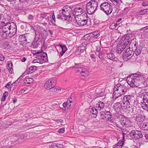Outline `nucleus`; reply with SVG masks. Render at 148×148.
<instances>
[{
    "instance_id": "1",
    "label": "nucleus",
    "mask_w": 148,
    "mask_h": 148,
    "mask_svg": "<svg viewBox=\"0 0 148 148\" xmlns=\"http://www.w3.org/2000/svg\"><path fill=\"white\" fill-rule=\"evenodd\" d=\"M0 35L5 38H10L14 36L17 31L16 26L14 23H7L1 29Z\"/></svg>"
},
{
    "instance_id": "2",
    "label": "nucleus",
    "mask_w": 148,
    "mask_h": 148,
    "mask_svg": "<svg viewBox=\"0 0 148 148\" xmlns=\"http://www.w3.org/2000/svg\"><path fill=\"white\" fill-rule=\"evenodd\" d=\"M114 91L112 95L113 100H116L119 98V101H121V98L120 97L122 95L126 93L127 88L124 84H118L114 88Z\"/></svg>"
},
{
    "instance_id": "3",
    "label": "nucleus",
    "mask_w": 148,
    "mask_h": 148,
    "mask_svg": "<svg viewBox=\"0 0 148 148\" xmlns=\"http://www.w3.org/2000/svg\"><path fill=\"white\" fill-rule=\"evenodd\" d=\"M134 101V96L130 95L125 96L122 100L123 105H127L126 108L130 112L131 111V112L136 114L137 113V112L139 110L138 109H137L136 108H133L132 106H131L130 107L129 106L130 105L132 104Z\"/></svg>"
},
{
    "instance_id": "4",
    "label": "nucleus",
    "mask_w": 148,
    "mask_h": 148,
    "mask_svg": "<svg viewBox=\"0 0 148 148\" xmlns=\"http://www.w3.org/2000/svg\"><path fill=\"white\" fill-rule=\"evenodd\" d=\"M42 51V50L41 49L40 51H39L34 54V55L36 56L37 59L34 60L33 61V63H38L42 64L48 61L47 53L45 52H43Z\"/></svg>"
},
{
    "instance_id": "5",
    "label": "nucleus",
    "mask_w": 148,
    "mask_h": 148,
    "mask_svg": "<svg viewBox=\"0 0 148 148\" xmlns=\"http://www.w3.org/2000/svg\"><path fill=\"white\" fill-rule=\"evenodd\" d=\"M98 3L95 0H91L86 5V9L87 13L89 14H93L97 10Z\"/></svg>"
},
{
    "instance_id": "6",
    "label": "nucleus",
    "mask_w": 148,
    "mask_h": 148,
    "mask_svg": "<svg viewBox=\"0 0 148 148\" xmlns=\"http://www.w3.org/2000/svg\"><path fill=\"white\" fill-rule=\"evenodd\" d=\"M71 17V16L67 9H63L60 11L59 14L57 16V18L62 21H68Z\"/></svg>"
},
{
    "instance_id": "7",
    "label": "nucleus",
    "mask_w": 148,
    "mask_h": 148,
    "mask_svg": "<svg viewBox=\"0 0 148 148\" xmlns=\"http://www.w3.org/2000/svg\"><path fill=\"white\" fill-rule=\"evenodd\" d=\"M100 9L107 15L111 13L112 11V7L107 2L101 3L100 5Z\"/></svg>"
},
{
    "instance_id": "8",
    "label": "nucleus",
    "mask_w": 148,
    "mask_h": 148,
    "mask_svg": "<svg viewBox=\"0 0 148 148\" xmlns=\"http://www.w3.org/2000/svg\"><path fill=\"white\" fill-rule=\"evenodd\" d=\"M134 53L132 49L130 47L126 49L123 53V58L125 61H127L130 59L134 55Z\"/></svg>"
},
{
    "instance_id": "9",
    "label": "nucleus",
    "mask_w": 148,
    "mask_h": 148,
    "mask_svg": "<svg viewBox=\"0 0 148 148\" xmlns=\"http://www.w3.org/2000/svg\"><path fill=\"white\" fill-rule=\"evenodd\" d=\"M100 35V34L98 31L93 32L86 35L85 37L88 38L90 42H93L96 41V39L98 38Z\"/></svg>"
},
{
    "instance_id": "10",
    "label": "nucleus",
    "mask_w": 148,
    "mask_h": 148,
    "mask_svg": "<svg viewBox=\"0 0 148 148\" xmlns=\"http://www.w3.org/2000/svg\"><path fill=\"white\" fill-rule=\"evenodd\" d=\"M129 135L132 138L135 139L142 138L143 136L141 131L136 130H132L129 133Z\"/></svg>"
},
{
    "instance_id": "11",
    "label": "nucleus",
    "mask_w": 148,
    "mask_h": 148,
    "mask_svg": "<svg viewBox=\"0 0 148 148\" xmlns=\"http://www.w3.org/2000/svg\"><path fill=\"white\" fill-rule=\"evenodd\" d=\"M127 84L131 87L132 88L138 87L139 88H140L138 84L136 81L135 79L132 75L128 76L127 77Z\"/></svg>"
},
{
    "instance_id": "12",
    "label": "nucleus",
    "mask_w": 148,
    "mask_h": 148,
    "mask_svg": "<svg viewBox=\"0 0 148 148\" xmlns=\"http://www.w3.org/2000/svg\"><path fill=\"white\" fill-rule=\"evenodd\" d=\"M131 37V34H127L123 36L122 37L121 41L122 45H127L129 44Z\"/></svg>"
},
{
    "instance_id": "13",
    "label": "nucleus",
    "mask_w": 148,
    "mask_h": 148,
    "mask_svg": "<svg viewBox=\"0 0 148 148\" xmlns=\"http://www.w3.org/2000/svg\"><path fill=\"white\" fill-rule=\"evenodd\" d=\"M132 75L135 79L136 81V82L139 86L140 83L141 82L143 81L145 78V77L140 73H135Z\"/></svg>"
},
{
    "instance_id": "14",
    "label": "nucleus",
    "mask_w": 148,
    "mask_h": 148,
    "mask_svg": "<svg viewBox=\"0 0 148 148\" xmlns=\"http://www.w3.org/2000/svg\"><path fill=\"white\" fill-rule=\"evenodd\" d=\"M62 106L64 108V110H66V109L68 110L71 109L73 106L72 99L70 98L68 99L66 101L64 102L63 103Z\"/></svg>"
},
{
    "instance_id": "15",
    "label": "nucleus",
    "mask_w": 148,
    "mask_h": 148,
    "mask_svg": "<svg viewBox=\"0 0 148 148\" xmlns=\"http://www.w3.org/2000/svg\"><path fill=\"white\" fill-rule=\"evenodd\" d=\"M142 48V45H140L138 46V45L136 46H132L131 49H132L136 56H138L141 53Z\"/></svg>"
},
{
    "instance_id": "16",
    "label": "nucleus",
    "mask_w": 148,
    "mask_h": 148,
    "mask_svg": "<svg viewBox=\"0 0 148 148\" xmlns=\"http://www.w3.org/2000/svg\"><path fill=\"white\" fill-rule=\"evenodd\" d=\"M55 81V78H51L49 79L45 83L44 85L45 88L48 89L52 88Z\"/></svg>"
},
{
    "instance_id": "17",
    "label": "nucleus",
    "mask_w": 148,
    "mask_h": 148,
    "mask_svg": "<svg viewBox=\"0 0 148 148\" xmlns=\"http://www.w3.org/2000/svg\"><path fill=\"white\" fill-rule=\"evenodd\" d=\"M137 90L140 93L139 95L141 96L142 97H144L145 99H147L148 103V92H146L145 89L141 88L137 89Z\"/></svg>"
},
{
    "instance_id": "18",
    "label": "nucleus",
    "mask_w": 148,
    "mask_h": 148,
    "mask_svg": "<svg viewBox=\"0 0 148 148\" xmlns=\"http://www.w3.org/2000/svg\"><path fill=\"white\" fill-rule=\"evenodd\" d=\"M75 70L77 71L80 72L83 76H86L89 74L88 71L85 68L80 67H76Z\"/></svg>"
},
{
    "instance_id": "19",
    "label": "nucleus",
    "mask_w": 148,
    "mask_h": 148,
    "mask_svg": "<svg viewBox=\"0 0 148 148\" xmlns=\"http://www.w3.org/2000/svg\"><path fill=\"white\" fill-rule=\"evenodd\" d=\"M87 17L86 19L80 18L79 19H76V22L79 26H83L86 25L88 23Z\"/></svg>"
},
{
    "instance_id": "20",
    "label": "nucleus",
    "mask_w": 148,
    "mask_h": 148,
    "mask_svg": "<svg viewBox=\"0 0 148 148\" xmlns=\"http://www.w3.org/2000/svg\"><path fill=\"white\" fill-rule=\"evenodd\" d=\"M132 37L130 38L129 45L132 46H135L138 45V42L136 41V39L135 38L134 34H131Z\"/></svg>"
},
{
    "instance_id": "21",
    "label": "nucleus",
    "mask_w": 148,
    "mask_h": 148,
    "mask_svg": "<svg viewBox=\"0 0 148 148\" xmlns=\"http://www.w3.org/2000/svg\"><path fill=\"white\" fill-rule=\"evenodd\" d=\"M145 97H142L141 96L139 95L137 98V100L138 102V103H141V105H144L145 103H147V99H144Z\"/></svg>"
},
{
    "instance_id": "22",
    "label": "nucleus",
    "mask_w": 148,
    "mask_h": 148,
    "mask_svg": "<svg viewBox=\"0 0 148 148\" xmlns=\"http://www.w3.org/2000/svg\"><path fill=\"white\" fill-rule=\"evenodd\" d=\"M37 66H31L29 69H27L24 72L25 74L26 73L27 74L31 73L33 71L37 70Z\"/></svg>"
},
{
    "instance_id": "23",
    "label": "nucleus",
    "mask_w": 148,
    "mask_h": 148,
    "mask_svg": "<svg viewBox=\"0 0 148 148\" xmlns=\"http://www.w3.org/2000/svg\"><path fill=\"white\" fill-rule=\"evenodd\" d=\"M83 13V10L81 8H77L74 9L73 14L76 16L81 15Z\"/></svg>"
},
{
    "instance_id": "24",
    "label": "nucleus",
    "mask_w": 148,
    "mask_h": 148,
    "mask_svg": "<svg viewBox=\"0 0 148 148\" xmlns=\"http://www.w3.org/2000/svg\"><path fill=\"white\" fill-rule=\"evenodd\" d=\"M105 103L102 101H99L96 104V107L99 110H100L104 108Z\"/></svg>"
},
{
    "instance_id": "25",
    "label": "nucleus",
    "mask_w": 148,
    "mask_h": 148,
    "mask_svg": "<svg viewBox=\"0 0 148 148\" xmlns=\"http://www.w3.org/2000/svg\"><path fill=\"white\" fill-rule=\"evenodd\" d=\"M106 57L109 59L114 61H117L118 59L115 57L114 55L112 53H109L107 54Z\"/></svg>"
},
{
    "instance_id": "26",
    "label": "nucleus",
    "mask_w": 148,
    "mask_h": 148,
    "mask_svg": "<svg viewBox=\"0 0 148 148\" xmlns=\"http://www.w3.org/2000/svg\"><path fill=\"white\" fill-rule=\"evenodd\" d=\"M144 118L143 115L138 114L135 118V121L137 122H142L144 121Z\"/></svg>"
},
{
    "instance_id": "27",
    "label": "nucleus",
    "mask_w": 148,
    "mask_h": 148,
    "mask_svg": "<svg viewBox=\"0 0 148 148\" xmlns=\"http://www.w3.org/2000/svg\"><path fill=\"white\" fill-rule=\"evenodd\" d=\"M119 98L116 99L118 102H116L114 104V107L116 110L118 111L119 110H120V108L121 107V105L119 102L121 101H119Z\"/></svg>"
},
{
    "instance_id": "28",
    "label": "nucleus",
    "mask_w": 148,
    "mask_h": 148,
    "mask_svg": "<svg viewBox=\"0 0 148 148\" xmlns=\"http://www.w3.org/2000/svg\"><path fill=\"white\" fill-rule=\"evenodd\" d=\"M35 36L36 38H35V40L32 43V46L34 48H37L39 45V42L38 41V38H36L37 35L36 34Z\"/></svg>"
},
{
    "instance_id": "29",
    "label": "nucleus",
    "mask_w": 148,
    "mask_h": 148,
    "mask_svg": "<svg viewBox=\"0 0 148 148\" xmlns=\"http://www.w3.org/2000/svg\"><path fill=\"white\" fill-rule=\"evenodd\" d=\"M57 46H60L62 49V52L60 53L61 57L62 56L63 54L67 50V48L65 45H58Z\"/></svg>"
},
{
    "instance_id": "30",
    "label": "nucleus",
    "mask_w": 148,
    "mask_h": 148,
    "mask_svg": "<svg viewBox=\"0 0 148 148\" xmlns=\"http://www.w3.org/2000/svg\"><path fill=\"white\" fill-rule=\"evenodd\" d=\"M8 69L10 73H13V69H12L13 64L11 61H8Z\"/></svg>"
},
{
    "instance_id": "31",
    "label": "nucleus",
    "mask_w": 148,
    "mask_h": 148,
    "mask_svg": "<svg viewBox=\"0 0 148 148\" xmlns=\"http://www.w3.org/2000/svg\"><path fill=\"white\" fill-rule=\"evenodd\" d=\"M97 109L94 107L92 108L90 110V112L94 115L93 117H95L97 116Z\"/></svg>"
},
{
    "instance_id": "32",
    "label": "nucleus",
    "mask_w": 148,
    "mask_h": 148,
    "mask_svg": "<svg viewBox=\"0 0 148 148\" xmlns=\"http://www.w3.org/2000/svg\"><path fill=\"white\" fill-rule=\"evenodd\" d=\"M33 80L32 78L26 77L23 82L24 83L26 84H29L32 83Z\"/></svg>"
},
{
    "instance_id": "33",
    "label": "nucleus",
    "mask_w": 148,
    "mask_h": 148,
    "mask_svg": "<svg viewBox=\"0 0 148 148\" xmlns=\"http://www.w3.org/2000/svg\"><path fill=\"white\" fill-rule=\"evenodd\" d=\"M120 119H121L120 121H119L120 123H121V124L123 125V124L126 121H127V117L123 116L122 115H120L119 116Z\"/></svg>"
},
{
    "instance_id": "34",
    "label": "nucleus",
    "mask_w": 148,
    "mask_h": 148,
    "mask_svg": "<svg viewBox=\"0 0 148 148\" xmlns=\"http://www.w3.org/2000/svg\"><path fill=\"white\" fill-rule=\"evenodd\" d=\"M3 17V18L5 19V20L9 21V20H10V16L7 14H6L3 16V14L0 12V20L1 18Z\"/></svg>"
},
{
    "instance_id": "35",
    "label": "nucleus",
    "mask_w": 148,
    "mask_h": 148,
    "mask_svg": "<svg viewBox=\"0 0 148 148\" xmlns=\"http://www.w3.org/2000/svg\"><path fill=\"white\" fill-rule=\"evenodd\" d=\"M51 146L54 148H62L64 147L63 145L58 143H53L52 145Z\"/></svg>"
},
{
    "instance_id": "36",
    "label": "nucleus",
    "mask_w": 148,
    "mask_h": 148,
    "mask_svg": "<svg viewBox=\"0 0 148 148\" xmlns=\"http://www.w3.org/2000/svg\"><path fill=\"white\" fill-rule=\"evenodd\" d=\"M115 125L116 128L119 131H123L124 130L123 128V125L121 124V123H120V122L119 124L116 123Z\"/></svg>"
},
{
    "instance_id": "37",
    "label": "nucleus",
    "mask_w": 148,
    "mask_h": 148,
    "mask_svg": "<svg viewBox=\"0 0 148 148\" xmlns=\"http://www.w3.org/2000/svg\"><path fill=\"white\" fill-rule=\"evenodd\" d=\"M124 134H126L123 133V139L122 140H121L119 141V142L117 143L116 144L118 146H119L120 147H121V148H122L124 143Z\"/></svg>"
},
{
    "instance_id": "38",
    "label": "nucleus",
    "mask_w": 148,
    "mask_h": 148,
    "mask_svg": "<svg viewBox=\"0 0 148 148\" xmlns=\"http://www.w3.org/2000/svg\"><path fill=\"white\" fill-rule=\"evenodd\" d=\"M142 128L143 130H148V122L143 123L142 125Z\"/></svg>"
},
{
    "instance_id": "39",
    "label": "nucleus",
    "mask_w": 148,
    "mask_h": 148,
    "mask_svg": "<svg viewBox=\"0 0 148 148\" xmlns=\"http://www.w3.org/2000/svg\"><path fill=\"white\" fill-rule=\"evenodd\" d=\"M86 48H82L80 47H78L77 50V53H83L84 50H85Z\"/></svg>"
},
{
    "instance_id": "40",
    "label": "nucleus",
    "mask_w": 148,
    "mask_h": 148,
    "mask_svg": "<svg viewBox=\"0 0 148 148\" xmlns=\"http://www.w3.org/2000/svg\"><path fill=\"white\" fill-rule=\"evenodd\" d=\"M118 24L117 23H113L110 25V28L111 29H114L117 26Z\"/></svg>"
},
{
    "instance_id": "41",
    "label": "nucleus",
    "mask_w": 148,
    "mask_h": 148,
    "mask_svg": "<svg viewBox=\"0 0 148 148\" xmlns=\"http://www.w3.org/2000/svg\"><path fill=\"white\" fill-rule=\"evenodd\" d=\"M27 35V34H24L21 35V38L22 40V41L23 42H24V43H27V38H26L25 35Z\"/></svg>"
},
{
    "instance_id": "42",
    "label": "nucleus",
    "mask_w": 148,
    "mask_h": 148,
    "mask_svg": "<svg viewBox=\"0 0 148 148\" xmlns=\"http://www.w3.org/2000/svg\"><path fill=\"white\" fill-rule=\"evenodd\" d=\"M87 45V43L86 42H83L82 44L79 45V47L84 49V48H86L85 47Z\"/></svg>"
},
{
    "instance_id": "43",
    "label": "nucleus",
    "mask_w": 148,
    "mask_h": 148,
    "mask_svg": "<svg viewBox=\"0 0 148 148\" xmlns=\"http://www.w3.org/2000/svg\"><path fill=\"white\" fill-rule=\"evenodd\" d=\"M148 10H142L138 13L139 15H143L146 14L147 11Z\"/></svg>"
},
{
    "instance_id": "44",
    "label": "nucleus",
    "mask_w": 148,
    "mask_h": 148,
    "mask_svg": "<svg viewBox=\"0 0 148 148\" xmlns=\"http://www.w3.org/2000/svg\"><path fill=\"white\" fill-rule=\"evenodd\" d=\"M122 48V46L121 47H119L118 46L116 50V53H121L123 51V49H121Z\"/></svg>"
},
{
    "instance_id": "45",
    "label": "nucleus",
    "mask_w": 148,
    "mask_h": 148,
    "mask_svg": "<svg viewBox=\"0 0 148 148\" xmlns=\"http://www.w3.org/2000/svg\"><path fill=\"white\" fill-rule=\"evenodd\" d=\"M130 123V121L127 118V121H126L123 124V127H125L127 126Z\"/></svg>"
},
{
    "instance_id": "46",
    "label": "nucleus",
    "mask_w": 148,
    "mask_h": 148,
    "mask_svg": "<svg viewBox=\"0 0 148 148\" xmlns=\"http://www.w3.org/2000/svg\"><path fill=\"white\" fill-rule=\"evenodd\" d=\"M49 89L50 90V91L53 92H55L56 91H59L60 90L59 89L56 88L54 87H52V88Z\"/></svg>"
},
{
    "instance_id": "47",
    "label": "nucleus",
    "mask_w": 148,
    "mask_h": 148,
    "mask_svg": "<svg viewBox=\"0 0 148 148\" xmlns=\"http://www.w3.org/2000/svg\"><path fill=\"white\" fill-rule=\"evenodd\" d=\"M48 14L44 12H43L40 14V17L43 18L47 17Z\"/></svg>"
},
{
    "instance_id": "48",
    "label": "nucleus",
    "mask_w": 148,
    "mask_h": 148,
    "mask_svg": "<svg viewBox=\"0 0 148 148\" xmlns=\"http://www.w3.org/2000/svg\"><path fill=\"white\" fill-rule=\"evenodd\" d=\"M141 106L144 109L148 110V103H145L144 105H142Z\"/></svg>"
},
{
    "instance_id": "49",
    "label": "nucleus",
    "mask_w": 148,
    "mask_h": 148,
    "mask_svg": "<svg viewBox=\"0 0 148 148\" xmlns=\"http://www.w3.org/2000/svg\"><path fill=\"white\" fill-rule=\"evenodd\" d=\"M64 132V128H62L58 130V132L60 133H62Z\"/></svg>"
},
{
    "instance_id": "50",
    "label": "nucleus",
    "mask_w": 148,
    "mask_h": 148,
    "mask_svg": "<svg viewBox=\"0 0 148 148\" xmlns=\"http://www.w3.org/2000/svg\"><path fill=\"white\" fill-rule=\"evenodd\" d=\"M98 56L100 59H102L103 58V53L101 51L99 52Z\"/></svg>"
},
{
    "instance_id": "51",
    "label": "nucleus",
    "mask_w": 148,
    "mask_h": 148,
    "mask_svg": "<svg viewBox=\"0 0 148 148\" xmlns=\"http://www.w3.org/2000/svg\"><path fill=\"white\" fill-rule=\"evenodd\" d=\"M5 56L3 55L0 54V61H3L5 59Z\"/></svg>"
},
{
    "instance_id": "52",
    "label": "nucleus",
    "mask_w": 148,
    "mask_h": 148,
    "mask_svg": "<svg viewBox=\"0 0 148 148\" xmlns=\"http://www.w3.org/2000/svg\"><path fill=\"white\" fill-rule=\"evenodd\" d=\"M51 18V16L50 15L49 16H47V17L45 18V20L44 21V22H45L47 23L48 22L50 18Z\"/></svg>"
},
{
    "instance_id": "53",
    "label": "nucleus",
    "mask_w": 148,
    "mask_h": 148,
    "mask_svg": "<svg viewBox=\"0 0 148 148\" xmlns=\"http://www.w3.org/2000/svg\"><path fill=\"white\" fill-rule=\"evenodd\" d=\"M28 18L29 20L32 21L34 19V17L32 15H29L28 16Z\"/></svg>"
},
{
    "instance_id": "54",
    "label": "nucleus",
    "mask_w": 148,
    "mask_h": 148,
    "mask_svg": "<svg viewBox=\"0 0 148 148\" xmlns=\"http://www.w3.org/2000/svg\"><path fill=\"white\" fill-rule=\"evenodd\" d=\"M127 46V45H122V43L121 42L120 45L119 46V47H121V46H122V48H121V49H123V51L124 49Z\"/></svg>"
},
{
    "instance_id": "55",
    "label": "nucleus",
    "mask_w": 148,
    "mask_h": 148,
    "mask_svg": "<svg viewBox=\"0 0 148 148\" xmlns=\"http://www.w3.org/2000/svg\"><path fill=\"white\" fill-rule=\"evenodd\" d=\"M148 5V2L145 1L143 2L142 3V5L143 6H146Z\"/></svg>"
},
{
    "instance_id": "56",
    "label": "nucleus",
    "mask_w": 148,
    "mask_h": 148,
    "mask_svg": "<svg viewBox=\"0 0 148 148\" xmlns=\"http://www.w3.org/2000/svg\"><path fill=\"white\" fill-rule=\"evenodd\" d=\"M101 48L100 47V46H97L96 47V51L98 52H101V51H100V50H101Z\"/></svg>"
},
{
    "instance_id": "57",
    "label": "nucleus",
    "mask_w": 148,
    "mask_h": 148,
    "mask_svg": "<svg viewBox=\"0 0 148 148\" xmlns=\"http://www.w3.org/2000/svg\"><path fill=\"white\" fill-rule=\"evenodd\" d=\"M23 77V76L22 75H21L20 77L16 80V82H19Z\"/></svg>"
},
{
    "instance_id": "58",
    "label": "nucleus",
    "mask_w": 148,
    "mask_h": 148,
    "mask_svg": "<svg viewBox=\"0 0 148 148\" xmlns=\"http://www.w3.org/2000/svg\"><path fill=\"white\" fill-rule=\"evenodd\" d=\"M11 84V82H9L5 86V87L7 88H10V85Z\"/></svg>"
},
{
    "instance_id": "59",
    "label": "nucleus",
    "mask_w": 148,
    "mask_h": 148,
    "mask_svg": "<svg viewBox=\"0 0 148 148\" xmlns=\"http://www.w3.org/2000/svg\"><path fill=\"white\" fill-rule=\"evenodd\" d=\"M7 97V96L4 95H3L2 98L1 99L2 101H4L6 97Z\"/></svg>"
},
{
    "instance_id": "60",
    "label": "nucleus",
    "mask_w": 148,
    "mask_h": 148,
    "mask_svg": "<svg viewBox=\"0 0 148 148\" xmlns=\"http://www.w3.org/2000/svg\"><path fill=\"white\" fill-rule=\"evenodd\" d=\"M52 18L53 19L54 21V22H55V19H56L55 16V15L54 13H53L52 14Z\"/></svg>"
},
{
    "instance_id": "61",
    "label": "nucleus",
    "mask_w": 148,
    "mask_h": 148,
    "mask_svg": "<svg viewBox=\"0 0 148 148\" xmlns=\"http://www.w3.org/2000/svg\"><path fill=\"white\" fill-rule=\"evenodd\" d=\"M113 148H122L121 147H120L119 146H118L116 145H115L114 146Z\"/></svg>"
},
{
    "instance_id": "62",
    "label": "nucleus",
    "mask_w": 148,
    "mask_h": 148,
    "mask_svg": "<svg viewBox=\"0 0 148 148\" xmlns=\"http://www.w3.org/2000/svg\"><path fill=\"white\" fill-rule=\"evenodd\" d=\"M25 91V90H24L22 89L21 90H20L19 91V92L20 94H21V93H22L24 92Z\"/></svg>"
},
{
    "instance_id": "63",
    "label": "nucleus",
    "mask_w": 148,
    "mask_h": 148,
    "mask_svg": "<svg viewBox=\"0 0 148 148\" xmlns=\"http://www.w3.org/2000/svg\"><path fill=\"white\" fill-rule=\"evenodd\" d=\"M26 60V58H23L22 59L21 61L22 62H25Z\"/></svg>"
},
{
    "instance_id": "64",
    "label": "nucleus",
    "mask_w": 148,
    "mask_h": 148,
    "mask_svg": "<svg viewBox=\"0 0 148 148\" xmlns=\"http://www.w3.org/2000/svg\"><path fill=\"white\" fill-rule=\"evenodd\" d=\"M146 139L148 140V134H146L145 135Z\"/></svg>"
}]
</instances>
